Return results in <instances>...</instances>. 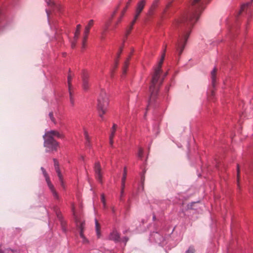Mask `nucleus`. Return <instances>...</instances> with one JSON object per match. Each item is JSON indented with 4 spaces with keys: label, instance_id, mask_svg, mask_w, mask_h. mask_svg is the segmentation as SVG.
<instances>
[{
    "label": "nucleus",
    "instance_id": "nucleus-1",
    "mask_svg": "<svg viewBox=\"0 0 253 253\" xmlns=\"http://www.w3.org/2000/svg\"><path fill=\"white\" fill-rule=\"evenodd\" d=\"M200 10L196 9L188 15H183L176 19L173 24L174 29H180L181 33L176 44V49L180 55L185 48L187 40L191 32L192 27L198 20Z\"/></svg>",
    "mask_w": 253,
    "mask_h": 253
},
{
    "label": "nucleus",
    "instance_id": "nucleus-2",
    "mask_svg": "<svg viewBox=\"0 0 253 253\" xmlns=\"http://www.w3.org/2000/svg\"><path fill=\"white\" fill-rule=\"evenodd\" d=\"M165 53H163L158 65L154 68V73L152 77L149 88L150 96L149 100L148 106L147 109V110L152 105L153 101L155 100L158 91V89L156 86V85L159 79L160 75L162 72L161 67L165 58Z\"/></svg>",
    "mask_w": 253,
    "mask_h": 253
},
{
    "label": "nucleus",
    "instance_id": "nucleus-3",
    "mask_svg": "<svg viewBox=\"0 0 253 253\" xmlns=\"http://www.w3.org/2000/svg\"><path fill=\"white\" fill-rule=\"evenodd\" d=\"M63 134L56 130L47 131L43 135L44 146L48 150L46 151L56 150L58 146V143L54 139V137L62 138Z\"/></svg>",
    "mask_w": 253,
    "mask_h": 253
},
{
    "label": "nucleus",
    "instance_id": "nucleus-4",
    "mask_svg": "<svg viewBox=\"0 0 253 253\" xmlns=\"http://www.w3.org/2000/svg\"><path fill=\"white\" fill-rule=\"evenodd\" d=\"M109 104V99L106 91L101 89L98 98L97 108L99 116L103 120V115L107 112Z\"/></svg>",
    "mask_w": 253,
    "mask_h": 253
},
{
    "label": "nucleus",
    "instance_id": "nucleus-5",
    "mask_svg": "<svg viewBox=\"0 0 253 253\" xmlns=\"http://www.w3.org/2000/svg\"><path fill=\"white\" fill-rule=\"evenodd\" d=\"M112 20L111 18H108V19L105 20L102 26V31L100 33V39L101 41H103L105 39L106 33L108 32Z\"/></svg>",
    "mask_w": 253,
    "mask_h": 253
},
{
    "label": "nucleus",
    "instance_id": "nucleus-6",
    "mask_svg": "<svg viewBox=\"0 0 253 253\" xmlns=\"http://www.w3.org/2000/svg\"><path fill=\"white\" fill-rule=\"evenodd\" d=\"M94 170L95 177L97 180L101 183H102V173L101 167L99 162H96L94 164Z\"/></svg>",
    "mask_w": 253,
    "mask_h": 253
},
{
    "label": "nucleus",
    "instance_id": "nucleus-7",
    "mask_svg": "<svg viewBox=\"0 0 253 253\" xmlns=\"http://www.w3.org/2000/svg\"><path fill=\"white\" fill-rule=\"evenodd\" d=\"M82 87L84 90H87L89 87V74L86 72L84 71L82 74Z\"/></svg>",
    "mask_w": 253,
    "mask_h": 253
},
{
    "label": "nucleus",
    "instance_id": "nucleus-8",
    "mask_svg": "<svg viewBox=\"0 0 253 253\" xmlns=\"http://www.w3.org/2000/svg\"><path fill=\"white\" fill-rule=\"evenodd\" d=\"M145 0H141L138 2L135 9V14L134 15L135 19H137L139 17V14L145 6Z\"/></svg>",
    "mask_w": 253,
    "mask_h": 253
},
{
    "label": "nucleus",
    "instance_id": "nucleus-9",
    "mask_svg": "<svg viewBox=\"0 0 253 253\" xmlns=\"http://www.w3.org/2000/svg\"><path fill=\"white\" fill-rule=\"evenodd\" d=\"M84 135L85 138V145L87 148L90 149L92 147L91 138L86 128H83Z\"/></svg>",
    "mask_w": 253,
    "mask_h": 253
},
{
    "label": "nucleus",
    "instance_id": "nucleus-10",
    "mask_svg": "<svg viewBox=\"0 0 253 253\" xmlns=\"http://www.w3.org/2000/svg\"><path fill=\"white\" fill-rule=\"evenodd\" d=\"M94 24V20L93 19L90 20L87 24L85 26L84 31V35L85 36V37L87 36L89 33L90 29L91 28V27Z\"/></svg>",
    "mask_w": 253,
    "mask_h": 253
},
{
    "label": "nucleus",
    "instance_id": "nucleus-11",
    "mask_svg": "<svg viewBox=\"0 0 253 253\" xmlns=\"http://www.w3.org/2000/svg\"><path fill=\"white\" fill-rule=\"evenodd\" d=\"M253 0H251L250 1L242 5L241 7V10L240 11V13L244 11H247L248 9L250 11V8L251 6L253 5Z\"/></svg>",
    "mask_w": 253,
    "mask_h": 253
},
{
    "label": "nucleus",
    "instance_id": "nucleus-12",
    "mask_svg": "<svg viewBox=\"0 0 253 253\" xmlns=\"http://www.w3.org/2000/svg\"><path fill=\"white\" fill-rule=\"evenodd\" d=\"M120 236L119 233L116 231H113L111 233L109 236V239L115 242H118L120 240Z\"/></svg>",
    "mask_w": 253,
    "mask_h": 253
},
{
    "label": "nucleus",
    "instance_id": "nucleus-13",
    "mask_svg": "<svg viewBox=\"0 0 253 253\" xmlns=\"http://www.w3.org/2000/svg\"><path fill=\"white\" fill-rule=\"evenodd\" d=\"M47 186H48L49 189H50L51 192L52 193L54 198L56 200H59V196L58 194L57 193V192L55 190L53 185L51 183Z\"/></svg>",
    "mask_w": 253,
    "mask_h": 253
},
{
    "label": "nucleus",
    "instance_id": "nucleus-14",
    "mask_svg": "<svg viewBox=\"0 0 253 253\" xmlns=\"http://www.w3.org/2000/svg\"><path fill=\"white\" fill-rule=\"evenodd\" d=\"M127 6H128V5H126L124 8V9L122 10V11L121 12V16H120V17L118 19V20H117V21L115 23V25H114V29L116 28L117 26L121 22L122 19V18H123V17L125 12H126V11L127 10Z\"/></svg>",
    "mask_w": 253,
    "mask_h": 253
},
{
    "label": "nucleus",
    "instance_id": "nucleus-15",
    "mask_svg": "<svg viewBox=\"0 0 253 253\" xmlns=\"http://www.w3.org/2000/svg\"><path fill=\"white\" fill-rule=\"evenodd\" d=\"M159 0H155L151 6L150 7L149 10L148 12V14L149 15H151L153 13V11L155 10V9L157 7V6L158 5Z\"/></svg>",
    "mask_w": 253,
    "mask_h": 253
},
{
    "label": "nucleus",
    "instance_id": "nucleus-16",
    "mask_svg": "<svg viewBox=\"0 0 253 253\" xmlns=\"http://www.w3.org/2000/svg\"><path fill=\"white\" fill-rule=\"evenodd\" d=\"M53 161H54V168H55V169L56 170V172L57 173L58 176L60 177H61V175L62 174H61V171L60 170L59 164H58V162L57 161V160L55 159H54Z\"/></svg>",
    "mask_w": 253,
    "mask_h": 253
},
{
    "label": "nucleus",
    "instance_id": "nucleus-17",
    "mask_svg": "<svg viewBox=\"0 0 253 253\" xmlns=\"http://www.w3.org/2000/svg\"><path fill=\"white\" fill-rule=\"evenodd\" d=\"M81 27V25L80 24H78L77 25L76 31L75 32V34H74V39H75L76 40H77L79 38V35L80 33Z\"/></svg>",
    "mask_w": 253,
    "mask_h": 253
},
{
    "label": "nucleus",
    "instance_id": "nucleus-18",
    "mask_svg": "<svg viewBox=\"0 0 253 253\" xmlns=\"http://www.w3.org/2000/svg\"><path fill=\"white\" fill-rule=\"evenodd\" d=\"M216 71V69L214 68L211 72V78L212 81V84L213 86L215 85V73Z\"/></svg>",
    "mask_w": 253,
    "mask_h": 253
},
{
    "label": "nucleus",
    "instance_id": "nucleus-19",
    "mask_svg": "<svg viewBox=\"0 0 253 253\" xmlns=\"http://www.w3.org/2000/svg\"><path fill=\"white\" fill-rule=\"evenodd\" d=\"M69 100H70V103L72 107H74L75 104V99L74 98V96L71 91V90H69Z\"/></svg>",
    "mask_w": 253,
    "mask_h": 253
},
{
    "label": "nucleus",
    "instance_id": "nucleus-20",
    "mask_svg": "<svg viewBox=\"0 0 253 253\" xmlns=\"http://www.w3.org/2000/svg\"><path fill=\"white\" fill-rule=\"evenodd\" d=\"M42 174H43V176H44V178L45 179V181H46V182L47 183V185L51 184V181L50 180V178H49L47 173L46 172V171H45L44 172H43Z\"/></svg>",
    "mask_w": 253,
    "mask_h": 253
},
{
    "label": "nucleus",
    "instance_id": "nucleus-21",
    "mask_svg": "<svg viewBox=\"0 0 253 253\" xmlns=\"http://www.w3.org/2000/svg\"><path fill=\"white\" fill-rule=\"evenodd\" d=\"M136 19H135V17H134V19H133V21L131 22V23H130V25H129V28L128 29H127V30H126V35L129 34V33L130 32L131 29H132L133 26L134 24Z\"/></svg>",
    "mask_w": 253,
    "mask_h": 253
},
{
    "label": "nucleus",
    "instance_id": "nucleus-22",
    "mask_svg": "<svg viewBox=\"0 0 253 253\" xmlns=\"http://www.w3.org/2000/svg\"><path fill=\"white\" fill-rule=\"evenodd\" d=\"M116 128H117V125L116 124H114L111 128V132L110 136H111V137H114L115 132H116Z\"/></svg>",
    "mask_w": 253,
    "mask_h": 253
},
{
    "label": "nucleus",
    "instance_id": "nucleus-23",
    "mask_svg": "<svg viewBox=\"0 0 253 253\" xmlns=\"http://www.w3.org/2000/svg\"><path fill=\"white\" fill-rule=\"evenodd\" d=\"M128 66V60H126L125 62V64H124V66L123 67V75H125V74L126 73V70H127V68Z\"/></svg>",
    "mask_w": 253,
    "mask_h": 253
},
{
    "label": "nucleus",
    "instance_id": "nucleus-24",
    "mask_svg": "<svg viewBox=\"0 0 253 253\" xmlns=\"http://www.w3.org/2000/svg\"><path fill=\"white\" fill-rule=\"evenodd\" d=\"M95 229L97 237H99L100 235V233L99 231V224L96 219H95Z\"/></svg>",
    "mask_w": 253,
    "mask_h": 253
},
{
    "label": "nucleus",
    "instance_id": "nucleus-25",
    "mask_svg": "<svg viewBox=\"0 0 253 253\" xmlns=\"http://www.w3.org/2000/svg\"><path fill=\"white\" fill-rule=\"evenodd\" d=\"M87 36L85 37V36H83V40H82V48H85L86 46V42H87Z\"/></svg>",
    "mask_w": 253,
    "mask_h": 253
},
{
    "label": "nucleus",
    "instance_id": "nucleus-26",
    "mask_svg": "<svg viewBox=\"0 0 253 253\" xmlns=\"http://www.w3.org/2000/svg\"><path fill=\"white\" fill-rule=\"evenodd\" d=\"M119 8V6H117L115 9H114V10L113 11V12L111 13V15H110V17H109V18H111V19L112 20L113 17H114V16L116 15V14L117 13L118 9Z\"/></svg>",
    "mask_w": 253,
    "mask_h": 253
},
{
    "label": "nucleus",
    "instance_id": "nucleus-27",
    "mask_svg": "<svg viewBox=\"0 0 253 253\" xmlns=\"http://www.w3.org/2000/svg\"><path fill=\"white\" fill-rule=\"evenodd\" d=\"M101 202L103 205V207L104 208L106 207V202H105V195L104 194H102L101 195Z\"/></svg>",
    "mask_w": 253,
    "mask_h": 253
},
{
    "label": "nucleus",
    "instance_id": "nucleus-28",
    "mask_svg": "<svg viewBox=\"0 0 253 253\" xmlns=\"http://www.w3.org/2000/svg\"><path fill=\"white\" fill-rule=\"evenodd\" d=\"M126 168L125 167L124 169L123 175L122 178V181H126Z\"/></svg>",
    "mask_w": 253,
    "mask_h": 253
},
{
    "label": "nucleus",
    "instance_id": "nucleus-29",
    "mask_svg": "<svg viewBox=\"0 0 253 253\" xmlns=\"http://www.w3.org/2000/svg\"><path fill=\"white\" fill-rule=\"evenodd\" d=\"M195 250L193 247H190L185 253H194Z\"/></svg>",
    "mask_w": 253,
    "mask_h": 253
},
{
    "label": "nucleus",
    "instance_id": "nucleus-30",
    "mask_svg": "<svg viewBox=\"0 0 253 253\" xmlns=\"http://www.w3.org/2000/svg\"><path fill=\"white\" fill-rule=\"evenodd\" d=\"M49 117L51 121L53 122L54 124H55V121L54 119V118L53 117V114L52 112H50L48 114Z\"/></svg>",
    "mask_w": 253,
    "mask_h": 253
},
{
    "label": "nucleus",
    "instance_id": "nucleus-31",
    "mask_svg": "<svg viewBox=\"0 0 253 253\" xmlns=\"http://www.w3.org/2000/svg\"><path fill=\"white\" fill-rule=\"evenodd\" d=\"M143 150L142 148H140L138 152V157L141 158L143 156Z\"/></svg>",
    "mask_w": 253,
    "mask_h": 253
},
{
    "label": "nucleus",
    "instance_id": "nucleus-32",
    "mask_svg": "<svg viewBox=\"0 0 253 253\" xmlns=\"http://www.w3.org/2000/svg\"><path fill=\"white\" fill-rule=\"evenodd\" d=\"M71 77L70 76H68V87H69V90H70L71 87Z\"/></svg>",
    "mask_w": 253,
    "mask_h": 253
},
{
    "label": "nucleus",
    "instance_id": "nucleus-33",
    "mask_svg": "<svg viewBox=\"0 0 253 253\" xmlns=\"http://www.w3.org/2000/svg\"><path fill=\"white\" fill-rule=\"evenodd\" d=\"M59 178V181L60 182V183H61V185L62 186V187H64V182H63V177H62V174L61 175V177H58Z\"/></svg>",
    "mask_w": 253,
    "mask_h": 253
},
{
    "label": "nucleus",
    "instance_id": "nucleus-34",
    "mask_svg": "<svg viewBox=\"0 0 253 253\" xmlns=\"http://www.w3.org/2000/svg\"><path fill=\"white\" fill-rule=\"evenodd\" d=\"M113 138L114 137H111V136H109V143L111 146H113Z\"/></svg>",
    "mask_w": 253,
    "mask_h": 253
},
{
    "label": "nucleus",
    "instance_id": "nucleus-35",
    "mask_svg": "<svg viewBox=\"0 0 253 253\" xmlns=\"http://www.w3.org/2000/svg\"><path fill=\"white\" fill-rule=\"evenodd\" d=\"M200 0H191V4L194 5L196 4V3H197L198 2H199V1Z\"/></svg>",
    "mask_w": 253,
    "mask_h": 253
},
{
    "label": "nucleus",
    "instance_id": "nucleus-36",
    "mask_svg": "<svg viewBox=\"0 0 253 253\" xmlns=\"http://www.w3.org/2000/svg\"><path fill=\"white\" fill-rule=\"evenodd\" d=\"M84 222H82V223H81L80 225V230H81L82 229H83V230H84Z\"/></svg>",
    "mask_w": 253,
    "mask_h": 253
},
{
    "label": "nucleus",
    "instance_id": "nucleus-37",
    "mask_svg": "<svg viewBox=\"0 0 253 253\" xmlns=\"http://www.w3.org/2000/svg\"><path fill=\"white\" fill-rule=\"evenodd\" d=\"M80 235L81 237L83 239H84L85 238V237L84 235V234H83V229H82V230H80Z\"/></svg>",
    "mask_w": 253,
    "mask_h": 253
},
{
    "label": "nucleus",
    "instance_id": "nucleus-38",
    "mask_svg": "<svg viewBox=\"0 0 253 253\" xmlns=\"http://www.w3.org/2000/svg\"><path fill=\"white\" fill-rule=\"evenodd\" d=\"M239 166H237V178H238V183L239 182Z\"/></svg>",
    "mask_w": 253,
    "mask_h": 253
},
{
    "label": "nucleus",
    "instance_id": "nucleus-39",
    "mask_svg": "<svg viewBox=\"0 0 253 253\" xmlns=\"http://www.w3.org/2000/svg\"><path fill=\"white\" fill-rule=\"evenodd\" d=\"M125 187V181H122V189L124 190Z\"/></svg>",
    "mask_w": 253,
    "mask_h": 253
},
{
    "label": "nucleus",
    "instance_id": "nucleus-40",
    "mask_svg": "<svg viewBox=\"0 0 253 253\" xmlns=\"http://www.w3.org/2000/svg\"><path fill=\"white\" fill-rule=\"evenodd\" d=\"M124 190H123V189H121V195H120V199H121V198L124 195Z\"/></svg>",
    "mask_w": 253,
    "mask_h": 253
},
{
    "label": "nucleus",
    "instance_id": "nucleus-41",
    "mask_svg": "<svg viewBox=\"0 0 253 253\" xmlns=\"http://www.w3.org/2000/svg\"><path fill=\"white\" fill-rule=\"evenodd\" d=\"M75 42H73V43H72L71 46H72V48H74V47H75V46H76V42L77 40H76L75 39Z\"/></svg>",
    "mask_w": 253,
    "mask_h": 253
},
{
    "label": "nucleus",
    "instance_id": "nucleus-42",
    "mask_svg": "<svg viewBox=\"0 0 253 253\" xmlns=\"http://www.w3.org/2000/svg\"><path fill=\"white\" fill-rule=\"evenodd\" d=\"M128 238L127 237H125L124 238H123V240L126 243L127 241H128Z\"/></svg>",
    "mask_w": 253,
    "mask_h": 253
},
{
    "label": "nucleus",
    "instance_id": "nucleus-43",
    "mask_svg": "<svg viewBox=\"0 0 253 253\" xmlns=\"http://www.w3.org/2000/svg\"><path fill=\"white\" fill-rule=\"evenodd\" d=\"M41 170H42V173L43 172H44L45 171H46V170H45V169H44V168H43V167H41Z\"/></svg>",
    "mask_w": 253,
    "mask_h": 253
},
{
    "label": "nucleus",
    "instance_id": "nucleus-44",
    "mask_svg": "<svg viewBox=\"0 0 253 253\" xmlns=\"http://www.w3.org/2000/svg\"><path fill=\"white\" fill-rule=\"evenodd\" d=\"M74 210H75V207H74V205H73V206H72V211H73V214H75V211H74Z\"/></svg>",
    "mask_w": 253,
    "mask_h": 253
},
{
    "label": "nucleus",
    "instance_id": "nucleus-45",
    "mask_svg": "<svg viewBox=\"0 0 253 253\" xmlns=\"http://www.w3.org/2000/svg\"><path fill=\"white\" fill-rule=\"evenodd\" d=\"M118 64V60H116V62H115V68H116V67H117V66Z\"/></svg>",
    "mask_w": 253,
    "mask_h": 253
},
{
    "label": "nucleus",
    "instance_id": "nucleus-46",
    "mask_svg": "<svg viewBox=\"0 0 253 253\" xmlns=\"http://www.w3.org/2000/svg\"><path fill=\"white\" fill-rule=\"evenodd\" d=\"M46 14L47 15V17L48 18L49 17V12L47 9H46Z\"/></svg>",
    "mask_w": 253,
    "mask_h": 253
},
{
    "label": "nucleus",
    "instance_id": "nucleus-47",
    "mask_svg": "<svg viewBox=\"0 0 253 253\" xmlns=\"http://www.w3.org/2000/svg\"><path fill=\"white\" fill-rule=\"evenodd\" d=\"M121 51H122V49H121L120 53H118V58L120 57V55Z\"/></svg>",
    "mask_w": 253,
    "mask_h": 253
},
{
    "label": "nucleus",
    "instance_id": "nucleus-48",
    "mask_svg": "<svg viewBox=\"0 0 253 253\" xmlns=\"http://www.w3.org/2000/svg\"><path fill=\"white\" fill-rule=\"evenodd\" d=\"M46 2H47V4L48 5H49V4H50V2H49V1H46Z\"/></svg>",
    "mask_w": 253,
    "mask_h": 253
},
{
    "label": "nucleus",
    "instance_id": "nucleus-49",
    "mask_svg": "<svg viewBox=\"0 0 253 253\" xmlns=\"http://www.w3.org/2000/svg\"><path fill=\"white\" fill-rule=\"evenodd\" d=\"M155 218H156L155 216V215H154V216H153V220H154V219H155Z\"/></svg>",
    "mask_w": 253,
    "mask_h": 253
},
{
    "label": "nucleus",
    "instance_id": "nucleus-50",
    "mask_svg": "<svg viewBox=\"0 0 253 253\" xmlns=\"http://www.w3.org/2000/svg\"><path fill=\"white\" fill-rule=\"evenodd\" d=\"M167 73H166V74H165V75H164V77H166V76H167Z\"/></svg>",
    "mask_w": 253,
    "mask_h": 253
}]
</instances>
